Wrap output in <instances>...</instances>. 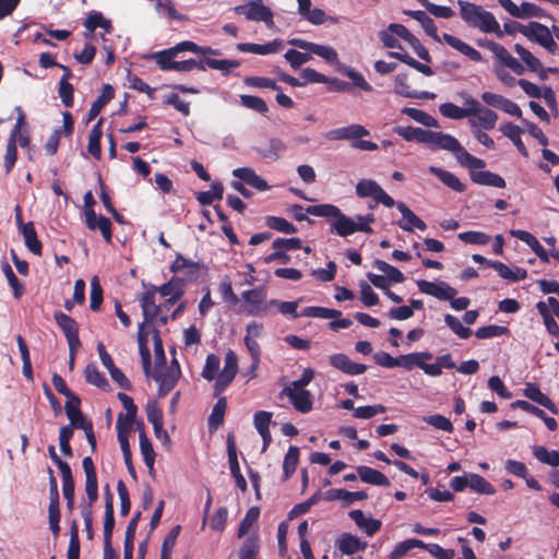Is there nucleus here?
<instances>
[{"instance_id":"obj_45","label":"nucleus","mask_w":559,"mask_h":559,"mask_svg":"<svg viewBox=\"0 0 559 559\" xmlns=\"http://www.w3.org/2000/svg\"><path fill=\"white\" fill-rule=\"evenodd\" d=\"M285 143L278 138L270 139L267 148H255L260 157L273 162L280 159L282 153L285 152Z\"/></svg>"},{"instance_id":"obj_62","label":"nucleus","mask_w":559,"mask_h":559,"mask_svg":"<svg viewBox=\"0 0 559 559\" xmlns=\"http://www.w3.org/2000/svg\"><path fill=\"white\" fill-rule=\"evenodd\" d=\"M514 51L519 55L522 61L526 64L527 69L532 72L540 68V61L530 50L520 44L514 45Z\"/></svg>"},{"instance_id":"obj_20","label":"nucleus","mask_w":559,"mask_h":559,"mask_svg":"<svg viewBox=\"0 0 559 559\" xmlns=\"http://www.w3.org/2000/svg\"><path fill=\"white\" fill-rule=\"evenodd\" d=\"M53 319H55L57 325L63 332V334L67 338L68 345H72V344L81 345V341L79 337V325L73 318H71L70 316H68L61 311H57L53 314Z\"/></svg>"},{"instance_id":"obj_33","label":"nucleus","mask_w":559,"mask_h":559,"mask_svg":"<svg viewBox=\"0 0 559 559\" xmlns=\"http://www.w3.org/2000/svg\"><path fill=\"white\" fill-rule=\"evenodd\" d=\"M83 25L87 31V33H85V37H91L92 33L98 27L103 28L106 33H111L112 31L110 20L105 19L104 15L98 11L90 12L84 20Z\"/></svg>"},{"instance_id":"obj_48","label":"nucleus","mask_w":559,"mask_h":559,"mask_svg":"<svg viewBox=\"0 0 559 559\" xmlns=\"http://www.w3.org/2000/svg\"><path fill=\"white\" fill-rule=\"evenodd\" d=\"M227 408L226 397H219L209 416V429L215 431L223 423Z\"/></svg>"},{"instance_id":"obj_59","label":"nucleus","mask_w":559,"mask_h":559,"mask_svg":"<svg viewBox=\"0 0 559 559\" xmlns=\"http://www.w3.org/2000/svg\"><path fill=\"white\" fill-rule=\"evenodd\" d=\"M145 412L147 420L153 425L154 431L159 432L160 426L164 425V416L158 403L156 401L148 402L145 407Z\"/></svg>"},{"instance_id":"obj_55","label":"nucleus","mask_w":559,"mask_h":559,"mask_svg":"<svg viewBox=\"0 0 559 559\" xmlns=\"http://www.w3.org/2000/svg\"><path fill=\"white\" fill-rule=\"evenodd\" d=\"M85 380L99 389L106 390L109 383L106 377L98 370L95 364H90L84 370Z\"/></svg>"},{"instance_id":"obj_43","label":"nucleus","mask_w":559,"mask_h":559,"mask_svg":"<svg viewBox=\"0 0 559 559\" xmlns=\"http://www.w3.org/2000/svg\"><path fill=\"white\" fill-rule=\"evenodd\" d=\"M104 119L100 118L92 128L88 136L87 151L96 159L102 157L100 140L103 135L102 124Z\"/></svg>"},{"instance_id":"obj_24","label":"nucleus","mask_w":559,"mask_h":559,"mask_svg":"<svg viewBox=\"0 0 559 559\" xmlns=\"http://www.w3.org/2000/svg\"><path fill=\"white\" fill-rule=\"evenodd\" d=\"M510 235L524 243H526L532 251L539 258L542 262L548 263L549 262V255L545 248L540 245L538 239L532 235L531 233L526 230L521 229H511Z\"/></svg>"},{"instance_id":"obj_17","label":"nucleus","mask_w":559,"mask_h":559,"mask_svg":"<svg viewBox=\"0 0 559 559\" xmlns=\"http://www.w3.org/2000/svg\"><path fill=\"white\" fill-rule=\"evenodd\" d=\"M85 473V491L88 498V506L92 507L98 499V483L94 462L91 456H85L82 461Z\"/></svg>"},{"instance_id":"obj_10","label":"nucleus","mask_w":559,"mask_h":559,"mask_svg":"<svg viewBox=\"0 0 559 559\" xmlns=\"http://www.w3.org/2000/svg\"><path fill=\"white\" fill-rule=\"evenodd\" d=\"M423 144H427L433 151L444 150L452 152L461 148V143L456 138L441 131L426 130Z\"/></svg>"},{"instance_id":"obj_23","label":"nucleus","mask_w":559,"mask_h":559,"mask_svg":"<svg viewBox=\"0 0 559 559\" xmlns=\"http://www.w3.org/2000/svg\"><path fill=\"white\" fill-rule=\"evenodd\" d=\"M330 364L334 368L349 376L362 374L367 370L366 365L355 362L350 360V358L347 355L342 353L330 356Z\"/></svg>"},{"instance_id":"obj_39","label":"nucleus","mask_w":559,"mask_h":559,"mask_svg":"<svg viewBox=\"0 0 559 559\" xmlns=\"http://www.w3.org/2000/svg\"><path fill=\"white\" fill-rule=\"evenodd\" d=\"M471 179L477 185L506 188V180L500 175L489 170L472 171Z\"/></svg>"},{"instance_id":"obj_14","label":"nucleus","mask_w":559,"mask_h":559,"mask_svg":"<svg viewBox=\"0 0 559 559\" xmlns=\"http://www.w3.org/2000/svg\"><path fill=\"white\" fill-rule=\"evenodd\" d=\"M416 284L420 293L433 296L440 300L452 299L457 294V290L445 282L435 283L426 280H418Z\"/></svg>"},{"instance_id":"obj_61","label":"nucleus","mask_w":559,"mask_h":559,"mask_svg":"<svg viewBox=\"0 0 559 559\" xmlns=\"http://www.w3.org/2000/svg\"><path fill=\"white\" fill-rule=\"evenodd\" d=\"M102 302H103V287L100 285L99 278L97 276H93L91 280V295H90L91 310L94 312L99 311Z\"/></svg>"},{"instance_id":"obj_51","label":"nucleus","mask_w":559,"mask_h":559,"mask_svg":"<svg viewBox=\"0 0 559 559\" xmlns=\"http://www.w3.org/2000/svg\"><path fill=\"white\" fill-rule=\"evenodd\" d=\"M402 114L408 116L409 118L425 127H439L438 120L424 110L413 107H405L402 109Z\"/></svg>"},{"instance_id":"obj_58","label":"nucleus","mask_w":559,"mask_h":559,"mask_svg":"<svg viewBox=\"0 0 559 559\" xmlns=\"http://www.w3.org/2000/svg\"><path fill=\"white\" fill-rule=\"evenodd\" d=\"M181 526L175 525L164 537L160 550V559H171V551L180 534Z\"/></svg>"},{"instance_id":"obj_44","label":"nucleus","mask_w":559,"mask_h":559,"mask_svg":"<svg viewBox=\"0 0 559 559\" xmlns=\"http://www.w3.org/2000/svg\"><path fill=\"white\" fill-rule=\"evenodd\" d=\"M186 278L174 275L167 283L157 286V290L162 296H183L186 292Z\"/></svg>"},{"instance_id":"obj_2","label":"nucleus","mask_w":559,"mask_h":559,"mask_svg":"<svg viewBox=\"0 0 559 559\" xmlns=\"http://www.w3.org/2000/svg\"><path fill=\"white\" fill-rule=\"evenodd\" d=\"M369 134L370 132L367 128L361 124L353 123L346 127L332 129L328 131L324 136L330 141L348 140L350 141V146L353 148L372 152L378 150L379 146L372 141L362 140L364 136Z\"/></svg>"},{"instance_id":"obj_3","label":"nucleus","mask_w":559,"mask_h":559,"mask_svg":"<svg viewBox=\"0 0 559 559\" xmlns=\"http://www.w3.org/2000/svg\"><path fill=\"white\" fill-rule=\"evenodd\" d=\"M240 66L238 60H229V59H213V58H201L200 60L195 59H187L182 61H176L174 71L177 72H190L194 69L200 71H205L206 68L218 70L224 75L229 74L233 69H236Z\"/></svg>"},{"instance_id":"obj_52","label":"nucleus","mask_w":559,"mask_h":559,"mask_svg":"<svg viewBox=\"0 0 559 559\" xmlns=\"http://www.w3.org/2000/svg\"><path fill=\"white\" fill-rule=\"evenodd\" d=\"M393 132L400 136H402L406 141H416L418 143H424V138L426 133V129H421L413 126H396L393 128Z\"/></svg>"},{"instance_id":"obj_46","label":"nucleus","mask_w":559,"mask_h":559,"mask_svg":"<svg viewBox=\"0 0 559 559\" xmlns=\"http://www.w3.org/2000/svg\"><path fill=\"white\" fill-rule=\"evenodd\" d=\"M300 451L296 445H290L283 462V480H288L295 473L299 462Z\"/></svg>"},{"instance_id":"obj_28","label":"nucleus","mask_w":559,"mask_h":559,"mask_svg":"<svg viewBox=\"0 0 559 559\" xmlns=\"http://www.w3.org/2000/svg\"><path fill=\"white\" fill-rule=\"evenodd\" d=\"M237 49L242 52H251L255 55H270L278 52L283 49V41L281 39H274L266 44H253V43H241L237 45Z\"/></svg>"},{"instance_id":"obj_30","label":"nucleus","mask_w":559,"mask_h":559,"mask_svg":"<svg viewBox=\"0 0 559 559\" xmlns=\"http://www.w3.org/2000/svg\"><path fill=\"white\" fill-rule=\"evenodd\" d=\"M115 97V90L110 84H104L100 94L93 102L86 123L93 121L102 111V109Z\"/></svg>"},{"instance_id":"obj_1","label":"nucleus","mask_w":559,"mask_h":559,"mask_svg":"<svg viewBox=\"0 0 559 559\" xmlns=\"http://www.w3.org/2000/svg\"><path fill=\"white\" fill-rule=\"evenodd\" d=\"M306 212L313 216L330 218V233L340 237L350 236L358 230H367L364 226H356L355 221L345 215L334 204L324 203L319 205H309L306 207Z\"/></svg>"},{"instance_id":"obj_9","label":"nucleus","mask_w":559,"mask_h":559,"mask_svg":"<svg viewBox=\"0 0 559 559\" xmlns=\"http://www.w3.org/2000/svg\"><path fill=\"white\" fill-rule=\"evenodd\" d=\"M180 374V366L177 359H174L171 366L163 371L156 367L153 378L158 383V395L166 396L176 386Z\"/></svg>"},{"instance_id":"obj_60","label":"nucleus","mask_w":559,"mask_h":559,"mask_svg":"<svg viewBox=\"0 0 559 559\" xmlns=\"http://www.w3.org/2000/svg\"><path fill=\"white\" fill-rule=\"evenodd\" d=\"M533 454L544 464L552 467L559 466V452L556 450L548 451L545 447L538 445L533 448Z\"/></svg>"},{"instance_id":"obj_29","label":"nucleus","mask_w":559,"mask_h":559,"mask_svg":"<svg viewBox=\"0 0 559 559\" xmlns=\"http://www.w3.org/2000/svg\"><path fill=\"white\" fill-rule=\"evenodd\" d=\"M336 546L342 554L352 556L358 551H364L368 544L350 533H343L337 539Z\"/></svg>"},{"instance_id":"obj_27","label":"nucleus","mask_w":559,"mask_h":559,"mask_svg":"<svg viewBox=\"0 0 559 559\" xmlns=\"http://www.w3.org/2000/svg\"><path fill=\"white\" fill-rule=\"evenodd\" d=\"M442 38L450 47L460 51L462 55L466 56L472 61H474V62L483 61L481 53L478 50H476L475 48H473L472 46H469L468 44H466L465 41H463L462 39L451 35V34H448V33H444L442 35Z\"/></svg>"},{"instance_id":"obj_16","label":"nucleus","mask_w":559,"mask_h":559,"mask_svg":"<svg viewBox=\"0 0 559 559\" xmlns=\"http://www.w3.org/2000/svg\"><path fill=\"white\" fill-rule=\"evenodd\" d=\"M226 443H227V455H228L230 474L235 478L236 486L241 491H246L247 490V481L240 472V465H239L238 457H237L236 441H235V436L233 433L227 435Z\"/></svg>"},{"instance_id":"obj_19","label":"nucleus","mask_w":559,"mask_h":559,"mask_svg":"<svg viewBox=\"0 0 559 559\" xmlns=\"http://www.w3.org/2000/svg\"><path fill=\"white\" fill-rule=\"evenodd\" d=\"M396 209L403 216V219L397 221V226L408 233H412L415 228L424 231L427 229V224L417 216L404 202H395Z\"/></svg>"},{"instance_id":"obj_7","label":"nucleus","mask_w":559,"mask_h":559,"mask_svg":"<svg viewBox=\"0 0 559 559\" xmlns=\"http://www.w3.org/2000/svg\"><path fill=\"white\" fill-rule=\"evenodd\" d=\"M477 45L490 50L502 66L509 68L515 74L524 73V67L502 45L488 39H480Z\"/></svg>"},{"instance_id":"obj_38","label":"nucleus","mask_w":559,"mask_h":559,"mask_svg":"<svg viewBox=\"0 0 559 559\" xmlns=\"http://www.w3.org/2000/svg\"><path fill=\"white\" fill-rule=\"evenodd\" d=\"M21 233L23 235L26 248L35 255L40 257L43 253V245L37 237L34 223L28 222L26 225H23Z\"/></svg>"},{"instance_id":"obj_34","label":"nucleus","mask_w":559,"mask_h":559,"mask_svg":"<svg viewBox=\"0 0 559 559\" xmlns=\"http://www.w3.org/2000/svg\"><path fill=\"white\" fill-rule=\"evenodd\" d=\"M242 298L246 302L250 305V309L248 311L249 314L255 316L261 311H265V308H261L260 306L264 302L266 298V293L263 287H257L253 289H249L242 293Z\"/></svg>"},{"instance_id":"obj_18","label":"nucleus","mask_w":559,"mask_h":559,"mask_svg":"<svg viewBox=\"0 0 559 559\" xmlns=\"http://www.w3.org/2000/svg\"><path fill=\"white\" fill-rule=\"evenodd\" d=\"M394 92L405 98H419L432 100L436 98V94L428 91L417 92L408 84V74L399 73L394 80Z\"/></svg>"},{"instance_id":"obj_15","label":"nucleus","mask_w":559,"mask_h":559,"mask_svg":"<svg viewBox=\"0 0 559 559\" xmlns=\"http://www.w3.org/2000/svg\"><path fill=\"white\" fill-rule=\"evenodd\" d=\"M202 267L200 262H194L185 258L181 253H177L175 261L170 264V272L174 274L183 272L185 276L182 278H186L188 283L198 280Z\"/></svg>"},{"instance_id":"obj_6","label":"nucleus","mask_w":559,"mask_h":559,"mask_svg":"<svg viewBox=\"0 0 559 559\" xmlns=\"http://www.w3.org/2000/svg\"><path fill=\"white\" fill-rule=\"evenodd\" d=\"M464 105H471L472 111L469 119H475L476 128L491 130L496 127L498 120L496 111L487 107H483L480 103L472 96H467L465 98Z\"/></svg>"},{"instance_id":"obj_54","label":"nucleus","mask_w":559,"mask_h":559,"mask_svg":"<svg viewBox=\"0 0 559 559\" xmlns=\"http://www.w3.org/2000/svg\"><path fill=\"white\" fill-rule=\"evenodd\" d=\"M468 487L477 492V493H481V495H495L496 493V488L483 476L478 475V474H475V473H469V484H468Z\"/></svg>"},{"instance_id":"obj_4","label":"nucleus","mask_w":559,"mask_h":559,"mask_svg":"<svg viewBox=\"0 0 559 559\" xmlns=\"http://www.w3.org/2000/svg\"><path fill=\"white\" fill-rule=\"evenodd\" d=\"M233 175L239 178L240 181H233L231 187L239 192L243 198H251L252 192L245 187L242 182L251 186L259 191H266L270 189L269 183L260 177L252 168L240 167L233 170Z\"/></svg>"},{"instance_id":"obj_63","label":"nucleus","mask_w":559,"mask_h":559,"mask_svg":"<svg viewBox=\"0 0 559 559\" xmlns=\"http://www.w3.org/2000/svg\"><path fill=\"white\" fill-rule=\"evenodd\" d=\"M444 322L460 338L467 340L471 337L472 330L467 326H464L456 317L447 313L444 316Z\"/></svg>"},{"instance_id":"obj_25","label":"nucleus","mask_w":559,"mask_h":559,"mask_svg":"<svg viewBox=\"0 0 559 559\" xmlns=\"http://www.w3.org/2000/svg\"><path fill=\"white\" fill-rule=\"evenodd\" d=\"M523 395L528 400L537 403L538 405L547 408L550 413L557 415L558 407L556 404L549 399L548 395L543 393L539 386L536 383L527 382L525 388L523 389Z\"/></svg>"},{"instance_id":"obj_53","label":"nucleus","mask_w":559,"mask_h":559,"mask_svg":"<svg viewBox=\"0 0 559 559\" xmlns=\"http://www.w3.org/2000/svg\"><path fill=\"white\" fill-rule=\"evenodd\" d=\"M457 3L462 20L472 27L484 9L480 5L462 0H459Z\"/></svg>"},{"instance_id":"obj_31","label":"nucleus","mask_w":559,"mask_h":559,"mask_svg":"<svg viewBox=\"0 0 559 559\" xmlns=\"http://www.w3.org/2000/svg\"><path fill=\"white\" fill-rule=\"evenodd\" d=\"M474 28H478L484 33L496 34L499 38L503 36V32L500 28L498 21L495 15L486 10H483L477 20L472 25Z\"/></svg>"},{"instance_id":"obj_12","label":"nucleus","mask_w":559,"mask_h":559,"mask_svg":"<svg viewBox=\"0 0 559 559\" xmlns=\"http://www.w3.org/2000/svg\"><path fill=\"white\" fill-rule=\"evenodd\" d=\"M294 389L295 388L285 386L281 391L280 395H286L289 399L294 408L299 413H309L312 409L313 405V399L310 391L306 389Z\"/></svg>"},{"instance_id":"obj_36","label":"nucleus","mask_w":559,"mask_h":559,"mask_svg":"<svg viewBox=\"0 0 559 559\" xmlns=\"http://www.w3.org/2000/svg\"><path fill=\"white\" fill-rule=\"evenodd\" d=\"M554 32L538 22H530L528 25L523 29V35L532 41L539 44L540 46L551 37Z\"/></svg>"},{"instance_id":"obj_40","label":"nucleus","mask_w":559,"mask_h":559,"mask_svg":"<svg viewBox=\"0 0 559 559\" xmlns=\"http://www.w3.org/2000/svg\"><path fill=\"white\" fill-rule=\"evenodd\" d=\"M429 171L436 175L443 185L452 190L456 192L465 191L466 186L451 171L435 166H431Z\"/></svg>"},{"instance_id":"obj_50","label":"nucleus","mask_w":559,"mask_h":559,"mask_svg":"<svg viewBox=\"0 0 559 559\" xmlns=\"http://www.w3.org/2000/svg\"><path fill=\"white\" fill-rule=\"evenodd\" d=\"M425 543L420 539L409 538L397 543L389 554V559H402L413 548H424Z\"/></svg>"},{"instance_id":"obj_11","label":"nucleus","mask_w":559,"mask_h":559,"mask_svg":"<svg viewBox=\"0 0 559 559\" xmlns=\"http://www.w3.org/2000/svg\"><path fill=\"white\" fill-rule=\"evenodd\" d=\"M288 44L310 53H314L323 58L329 63H335L338 61L336 50L330 46L319 45L301 38H292L288 40Z\"/></svg>"},{"instance_id":"obj_64","label":"nucleus","mask_w":559,"mask_h":559,"mask_svg":"<svg viewBox=\"0 0 559 559\" xmlns=\"http://www.w3.org/2000/svg\"><path fill=\"white\" fill-rule=\"evenodd\" d=\"M259 552V543L255 536H249L240 547L239 559H255Z\"/></svg>"},{"instance_id":"obj_42","label":"nucleus","mask_w":559,"mask_h":559,"mask_svg":"<svg viewBox=\"0 0 559 559\" xmlns=\"http://www.w3.org/2000/svg\"><path fill=\"white\" fill-rule=\"evenodd\" d=\"M406 14L416 20L423 26L427 35L432 37L435 40H440L438 35V28L435 21L421 10H409Z\"/></svg>"},{"instance_id":"obj_49","label":"nucleus","mask_w":559,"mask_h":559,"mask_svg":"<svg viewBox=\"0 0 559 559\" xmlns=\"http://www.w3.org/2000/svg\"><path fill=\"white\" fill-rule=\"evenodd\" d=\"M139 440H140V451L143 456V461H144L145 465L150 468V471L153 472L156 454L153 449V444L150 441V439L147 438L144 429H142L140 431Z\"/></svg>"},{"instance_id":"obj_32","label":"nucleus","mask_w":559,"mask_h":559,"mask_svg":"<svg viewBox=\"0 0 559 559\" xmlns=\"http://www.w3.org/2000/svg\"><path fill=\"white\" fill-rule=\"evenodd\" d=\"M348 515L368 536H373L381 528L382 523L380 520L366 518L361 510H352Z\"/></svg>"},{"instance_id":"obj_35","label":"nucleus","mask_w":559,"mask_h":559,"mask_svg":"<svg viewBox=\"0 0 559 559\" xmlns=\"http://www.w3.org/2000/svg\"><path fill=\"white\" fill-rule=\"evenodd\" d=\"M357 475L359 476L360 480L366 484L383 487L390 486V480L388 477L383 473L372 467L360 465L357 467Z\"/></svg>"},{"instance_id":"obj_47","label":"nucleus","mask_w":559,"mask_h":559,"mask_svg":"<svg viewBox=\"0 0 559 559\" xmlns=\"http://www.w3.org/2000/svg\"><path fill=\"white\" fill-rule=\"evenodd\" d=\"M440 114L449 119L461 120L471 117V105H465L464 108L459 107L453 103H444L439 106Z\"/></svg>"},{"instance_id":"obj_5","label":"nucleus","mask_w":559,"mask_h":559,"mask_svg":"<svg viewBox=\"0 0 559 559\" xmlns=\"http://www.w3.org/2000/svg\"><path fill=\"white\" fill-rule=\"evenodd\" d=\"M356 194L359 198H372L376 203H381L386 207L395 205L394 199L372 179H360L356 185Z\"/></svg>"},{"instance_id":"obj_21","label":"nucleus","mask_w":559,"mask_h":559,"mask_svg":"<svg viewBox=\"0 0 559 559\" xmlns=\"http://www.w3.org/2000/svg\"><path fill=\"white\" fill-rule=\"evenodd\" d=\"M156 293H158L157 286L150 285L148 289H146L140 298L144 321L147 324H151L159 316L160 306L155 304Z\"/></svg>"},{"instance_id":"obj_22","label":"nucleus","mask_w":559,"mask_h":559,"mask_svg":"<svg viewBox=\"0 0 559 559\" xmlns=\"http://www.w3.org/2000/svg\"><path fill=\"white\" fill-rule=\"evenodd\" d=\"M81 399L75 395L69 400H67L64 405V411L67 414V417L70 420V425L72 429H81L85 428V426L92 424L90 419H86L84 415L82 414L81 409Z\"/></svg>"},{"instance_id":"obj_13","label":"nucleus","mask_w":559,"mask_h":559,"mask_svg":"<svg viewBox=\"0 0 559 559\" xmlns=\"http://www.w3.org/2000/svg\"><path fill=\"white\" fill-rule=\"evenodd\" d=\"M189 47L190 46H188L187 40H183L168 49L155 52L153 57L160 70L174 71V67L177 61L175 58L181 52H189Z\"/></svg>"},{"instance_id":"obj_26","label":"nucleus","mask_w":559,"mask_h":559,"mask_svg":"<svg viewBox=\"0 0 559 559\" xmlns=\"http://www.w3.org/2000/svg\"><path fill=\"white\" fill-rule=\"evenodd\" d=\"M85 224L90 230L98 229L106 242H111L112 225L108 217L103 215L97 216L95 212L90 211L88 217L85 219Z\"/></svg>"},{"instance_id":"obj_37","label":"nucleus","mask_w":559,"mask_h":559,"mask_svg":"<svg viewBox=\"0 0 559 559\" xmlns=\"http://www.w3.org/2000/svg\"><path fill=\"white\" fill-rule=\"evenodd\" d=\"M488 266L495 269L500 277L511 282H520L527 276L525 269L516 266L514 270H511L507 264L500 261L488 262Z\"/></svg>"},{"instance_id":"obj_56","label":"nucleus","mask_w":559,"mask_h":559,"mask_svg":"<svg viewBox=\"0 0 559 559\" xmlns=\"http://www.w3.org/2000/svg\"><path fill=\"white\" fill-rule=\"evenodd\" d=\"M265 225L276 231L284 234H296L297 227L284 217L269 215L265 217Z\"/></svg>"},{"instance_id":"obj_41","label":"nucleus","mask_w":559,"mask_h":559,"mask_svg":"<svg viewBox=\"0 0 559 559\" xmlns=\"http://www.w3.org/2000/svg\"><path fill=\"white\" fill-rule=\"evenodd\" d=\"M500 131L512 141L523 157H528V151L521 139L522 129L519 126L508 122L500 127Z\"/></svg>"},{"instance_id":"obj_57","label":"nucleus","mask_w":559,"mask_h":559,"mask_svg":"<svg viewBox=\"0 0 559 559\" xmlns=\"http://www.w3.org/2000/svg\"><path fill=\"white\" fill-rule=\"evenodd\" d=\"M373 266L385 274L388 282L403 283L405 281L404 274L397 267L385 261L377 259L373 262Z\"/></svg>"},{"instance_id":"obj_8","label":"nucleus","mask_w":559,"mask_h":559,"mask_svg":"<svg viewBox=\"0 0 559 559\" xmlns=\"http://www.w3.org/2000/svg\"><path fill=\"white\" fill-rule=\"evenodd\" d=\"M235 12L245 15L249 21L264 22L267 25L273 24V12L263 4L262 0H252L247 4L235 7Z\"/></svg>"}]
</instances>
